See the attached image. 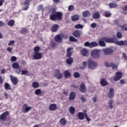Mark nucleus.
Masks as SVG:
<instances>
[{
	"label": "nucleus",
	"mask_w": 127,
	"mask_h": 127,
	"mask_svg": "<svg viewBox=\"0 0 127 127\" xmlns=\"http://www.w3.org/2000/svg\"><path fill=\"white\" fill-rule=\"evenodd\" d=\"M64 94L65 95V96H68V89H64Z\"/></svg>",
	"instance_id": "0e129e2a"
},
{
	"label": "nucleus",
	"mask_w": 127,
	"mask_h": 127,
	"mask_svg": "<svg viewBox=\"0 0 127 127\" xmlns=\"http://www.w3.org/2000/svg\"><path fill=\"white\" fill-rule=\"evenodd\" d=\"M17 58L15 56H12L11 58V62H14L15 61H16L17 60Z\"/></svg>",
	"instance_id": "3c124183"
},
{
	"label": "nucleus",
	"mask_w": 127,
	"mask_h": 127,
	"mask_svg": "<svg viewBox=\"0 0 127 127\" xmlns=\"http://www.w3.org/2000/svg\"><path fill=\"white\" fill-rule=\"evenodd\" d=\"M57 109V105L53 103L49 106L50 111H56Z\"/></svg>",
	"instance_id": "4be33fe9"
},
{
	"label": "nucleus",
	"mask_w": 127,
	"mask_h": 127,
	"mask_svg": "<svg viewBox=\"0 0 127 127\" xmlns=\"http://www.w3.org/2000/svg\"><path fill=\"white\" fill-rule=\"evenodd\" d=\"M101 50L94 49L90 53L91 58L93 59H99L100 57Z\"/></svg>",
	"instance_id": "423d86ee"
},
{
	"label": "nucleus",
	"mask_w": 127,
	"mask_h": 127,
	"mask_svg": "<svg viewBox=\"0 0 127 127\" xmlns=\"http://www.w3.org/2000/svg\"><path fill=\"white\" fill-rule=\"evenodd\" d=\"M42 9H44L43 8V5H40L38 6V11H40V10H42Z\"/></svg>",
	"instance_id": "603ef678"
},
{
	"label": "nucleus",
	"mask_w": 127,
	"mask_h": 127,
	"mask_svg": "<svg viewBox=\"0 0 127 127\" xmlns=\"http://www.w3.org/2000/svg\"><path fill=\"white\" fill-rule=\"evenodd\" d=\"M104 38H105V37L100 38L98 41V45H100V46L101 47H105V46L106 45V43H105V40Z\"/></svg>",
	"instance_id": "f3484780"
},
{
	"label": "nucleus",
	"mask_w": 127,
	"mask_h": 127,
	"mask_svg": "<svg viewBox=\"0 0 127 127\" xmlns=\"http://www.w3.org/2000/svg\"><path fill=\"white\" fill-rule=\"evenodd\" d=\"M117 38H119V39L122 38V37H123V34H122L120 32H118L117 33Z\"/></svg>",
	"instance_id": "c03bdc74"
},
{
	"label": "nucleus",
	"mask_w": 127,
	"mask_h": 127,
	"mask_svg": "<svg viewBox=\"0 0 127 127\" xmlns=\"http://www.w3.org/2000/svg\"><path fill=\"white\" fill-rule=\"evenodd\" d=\"M114 88H111L110 89L109 92L108 94V97L109 99H112V98H114L115 97V94L114 93Z\"/></svg>",
	"instance_id": "6ab92c4d"
},
{
	"label": "nucleus",
	"mask_w": 127,
	"mask_h": 127,
	"mask_svg": "<svg viewBox=\"0 0 127 127\" xmlns=\"http://www.w3.org/2000/svg\"><path fill=\"white\" fill-rule=\"evenodd\" d=\"M69 41L72 42H77L78 39L75 38L74 37L70 36L69 37Z\"/></svg>",
	"instance_id": "58836bf2"
},
{
	"label": "nucleus",
	"mask_w": 127,
	"mask_h": 127,
	"mask_svg": "<svg viewBox=\"0 0 127 127\" xmlns=\"http://www.w3.org/2000/svg\"><path fill=\"white\" fill-rule=\"evenodd\" d=\"M33 88H35V89H37L39 87V83L38 82L35 81L32 83Z\"/></svg>",
	"instance_id": "f704fd0d"
},
{
	"label": "nucleus",
	"mask_w": 127,
	"mask_h": 127,
	"mask_svg": "<svg viewBox=\"0 0 127 127\" xmlns=\"http://www.w3.org/2000/svg\"><path fill=\"white\" fill-rule=\"evenodd\" d=\"M41 93V90L40 89H36L35 91V94L37 96H39Z\"/></svg>",
	"instance_id": "79ce46f5"
},
{
	"label": "nucleus",
	"mask_w": 127,
	"mask_h": 127,
	"mask_svg": "<svg viewBox=\"0 0 127 127\" xmlns=\"http://www.w3.org/2000/svg\"><path fill=\"white\" fill-rule=\"evenodd\" d=\"M53 1L54 3H59V2H60V0H53Z\"/></svg>",
	"instance_id": "774afa93"
},
{
	"label": "nucleus",
	"mask_w": 127,
	"mask_h": 127,
	"mask_svg": "<svg viewBox=\"0 0 127 127\" xmlns=\"http://www.w3.org/2000/svg\"><path fill=\"white\" fill-rule=\"evenodd\" d=\"M103 53L105 55H112L114 53V50L111 48H107L103 50Z\"/></svg>",
	"instance_id": "9b49d317"
},
{
	"label": "nucleus",
	"mask_w": 127,
	"mask_h": 127,
	"mask_svg": "<svg viewBox=\"0 0 127 127\" xmlns=\"http://www.w3.org/2000/svg\"><path fill=\"white\" fill-rule=\"evenodd\" d=\"M90 14H91V13L89 10L84 11L82 12L83 17H88L90 16Z\"/></svg>",
	"instance_id": "cd10ccee"
},
{
	"label": "nucleus",
	"mask_w": 127,
	"mask_h": 127,
	"mask_svg": "<svg viewBox=\"0 0 127 127\" xmlns=\"http://www.w3.org/2000/svg\"><path fill=\"white\" fill-rule=\"evenodd\" d=\"M79 18H80V16L78 15H74L71 16L72 21H77V20H79Z\"/></svg>",
	"instance_id": "2f4dec72"
},
{
	"label": "nucleus",
	"mask_w": 127,
	"mask_h": 127,
	"mask_svg": "<svg viewBox=\"0 0 127 127\" xmlns=\"http://www.w3.org/2000/svg\"><path fill=\"white\" fill-rule=\"evenodd\" d=\"M12 49H13V48H10V47H8L6 49V50L8 52H9V53H11V52H12Z\"/></svg>",
	"instance_id": "6e6d98bb"
},
{
	"label": "nucleus",
	"mask_w": 127,
	"mask_h": 127,
	"mask_svg": "<svg viewBox=\"0 0 127 127\" xmlns=\"http://www.w3.org/2000/svg\"><path fill=\"white\" fill-rule=\"evenodd\" d=\"M14 43V41H10L8 43V46H10V45H13Z\"/></svg>",
	"instance_id": "bf43d9fd"
},
{
	"label": "nucleus",
	"mask_w": 127,
	"mask_h": 127,
	"mask_svg": "<svg viewBox=\"0 0 127 127\" xmlns=\"http://www.w3.org/2000/svg\"><path fill=\"white\" fill-rule=\"evenodd\" d=\"M40 51V47L36 46L34 48V54L33 58L34 60H39L43 57V53L39 52Z\"/></svg>",
	"instance_id": "7ed1b4c3"
},
{
	"label": "nucleus",
	"mask_w": 127,
	"mask_h": 127,
	"mask_svg": "<svg viewBox=\"0 0 127 127\" xmlns=\"http://www.w3.org/2000/svg\"><path fill=\"white\" fill-rule=\"evenodd\" d=\"M122 56L123 57V58L124 59V60H125V61H127V54L126 53H123L122 55Z\"/></svg>",
	"instance_id": "864d4df0"
},
{
	"label": "nucleus",
	"mask_w": 127,
	"mask_h": 127,
	"mask_svg": "<svg viewBox=\"0 0 127 127\" xmlns=\"http://www.w3.org/2000/svg\"><path fill=\"white\" fill-rule=\"evenodd\" d=\"M82 65L84 66L83 67H82L81 69H84L87 67V62H84L82 64Z\"/></svg>",
	"instance_id": "e2e57ef3"
},
{
	"label": "nucleus",
	"mask_w": 127,
	"mask_h": 127,
	"mask_svg": "<svg viewBox=\"0 0 127 127\" xmlns=\"http://www.w3.org/2000/svg\"><path fill=\"white\" fill-rule=\"evenodd\" d=\"M87 63L88 69H91V70H94V69H96L98 67V63L92 60V59H89L87 61Z\"/></svg>",
	"instance_id": "39448f33"
},
{
	"label": "nucleus",
	"mask_w": 127,
	"mask_h": 127,
	"mask_svg": "<svg viewBox=\"0 0 127 127\" xmlns=\"http://www.w3.org/2000/svg\"><path fill=\"white\" fill-rule=\"evenodd\" d=\"M59 28V25L57 24L54 25L52 27V32H56L57 31V30Z\"/></svg>",
	"instance_id": "393cba45"
},
{
	"label": "nucleus",
	"mask_w": 127,
	"mask_h": 127,
	"mask_svg": "<svg viewBox=\"0 0 127 127\" xmlns=\"http://www.w3.org/2000/svg\"><path fill=\"white\" fill-rule=\"evenodd\" d=\"M54 77L58 80H61L63 78V73H61L60 69H56L55 71Z\"/></svg>",
	"instance_id": "0eeeda50"
},
{
	"label": "nucleus",
	"mask_w": 127,
	"mask_h": 127,
	"mask_svg": "<svg viewBox=\"0 0 127 127\" xmlns=\"http://www.w3.org/2000/svg\"><path fill=\"white\" fill-rule=\"evenodd\" d=\"M16 72L17 74H20L21 72V69H20L19 67L17 69H16Z\"/></svg>",
	"instance_id": "69168bd1"
},
{
	"label": "nucleus",
	"mask_w": 127,
	"mask_h": 127,
	"mask_svg": "<svg viewBox=\"0 0 127 127\" xmlns=\"http://www.w3.org/2000/svg\"><path fill=\"white\" fill-rule=\"evenodd\" d=\"M85 119L87 122H91V119L89 118L88 117V114L87 113H85Z\"/></svg>",
	"instance_id": "5fc2aeb1"
},
{
	"label": "nucleus",
	"mask_w": 127,
	"mask_h": 127,
	"mask_svg": "<svg viewBox=\"0 0 127 127\" xmlns=\"http://www.w3.org/2000/svg\"><path fill=\"white\" fill-rule=\"evenodd\" d=\"M127 83V80L126 79H122L120 81V84H121V85H125Z\"/></svg>",
	"instance_id": "49530a36"
},
{
	"label": "nucleus",
	"mask_w": 127,
	"mask_h": 127,
	"mask_svg": "<svg viewBox=\"0 0 127 127\" xmlns=\"http://www.w3.org/2000/svg\"><path fill=\"white\" fill-rule=\"evenodd\" d=\"M105 65L106 67L109 68V67H112V66L113 65V64H112V63L110 64L108 62H106L105 63Z\"/></svg>",
	"instance_id": "37998d69"
},
{
	"label": "nucleus",
	"mask_w": 127,
	"mask_h": 127,
	"mask_svg": "<svg viewBox=\"0 0 127 127\" xmlns=\"http://www.w3.org/2000/svg\"><path fill=\"white\" fill-rule=\"evenodd\" d=\"M64 75L65 77V78H69V77H71V73L69 72V70H65L64 72Z\"/></svg>",
	"instance_id": "bb28decb"
},
{
	"label": "nucleus",
	"mask_w": 127,
	"mask_h": 127,
	"mask_svg": "<svg viewBox=\"0 0 127 127\" xmlns=\"http://www.w3.org/2000/svg\"><path fill=\"white\" fill-rule=\"evenodd\" d=\"M50 45L52 48H54V47H56V43L52 42Z\"/></svg>",
	"instance_id": "680f3d73"
},
{
	"label": "nucleus",
	"mask_w": 127,
	"mask_h": 127,
	"mask_svg": "<svg viewBox=\"0 0 127 127\" xmlns=\"http://www.w3.org/2000/svg\"><path fill=\"white\" fill-rule=\"evenodd\" d=\"M103 16L105 17H111L112 16V13L109 11H105L103 12Z\"/></svg>",
	"instance_id": "c756f323"
},
{
	"label": "nucleus",
	"mask_w": 127,
	"mask_h": 127,
	"mask_svg": "<svg viewBox=\"0 0 127 127\" xmlns=\"http://www.w3.org/2000/svg\"><path fill=\"white\" fill-rule=\"evenodd\" d=\"M121 29L123 31L126 30L127 31V27L125 26V25L121 26Z\"/></svg>",
	"instance_id": "13d9d810"
},
{
	"label": "nucleus",
	"mask_w": 127,
	"mask_h": 127,
	"mask_svg": "<svg viewBox=\"0 0 127 127\" xmlns=\"http://www.w3.org/2000/svg\"><path fill=\"white\" fill-rule=\"evenodd\" d=\"M100 84L102 86V87H105V86H107L108 85V81H107V80L103 78L100 80Z\"/></svg>",
	"instance_id": "5701e85b"
},
{
	"label": "nucleus",
	"mask_w": 127,
	"mask_h": 127,
	"mask_svg": "<svg viewBox=\"0 0 127 127\" xmlns=\"http://www.w3.org/2000/svg\"><path fill=\"white\" fill-rule=\"evenodd\" d=\"M84 46L89 47V48H93V47H97V46H99V44L97 42H92L91 43L86 42L84 43Z\"/></svg>",
	"instance_id": "6e6552de"
},
{
	"label": "nucleus",
	"mask_w": 127,
	"mask_h": 127,
	"mask_svg": "<svg viewBox=\"0 0 127 127\" xmlns=\"http://www.w3.org/2000/svg\"><path fill=\"white\" fill-rule=\"evenodd\" d=\"M109 6L110 8H115L118 6V4L116 3L111 2L109 4Z\"/></svg>",
	"instance_id": "72a5a7b5"
},
{
	"label": "nucleus",
	"mask_w": 127,
	"mask_h": 127,
	"mask_svg": "<svg viewBox=\"0 0 127 127\" xmlns=\"http://www.w3.org/2000/svg\"><path fill=\"white\" fill-rule=\"evenodd\" d=\"M72 35L76 38H80L81 37V31L76 30L72 33Z\"/></svg>",
	"instance_id": "dca6fc26"
},
{
	"label": "nucleus",
	"mask_w": 127,
	"mask_h": 127,
	"mask_svg": "<svg viewBox=\"0 0 127 127\" xmlns=\"http://www.w3.org/2000/svg\"><path fill=\"white\" fill-rule=\"evenodd\" d=\"M115 75L116 76L113 77V80L115 82H117L119 80H121V79H122V77H123V73L121 71L116 72Z\"/></svg>",
	"instance_id": "1a4fd4ad"
},
{
	"label": "nucleus",
	"mask_w": 127,
	"mask_h": 127,
	"mask_svg": "<svg viewBox=\"0 0 127 127\" xmlns=\"http://www.w3.org/2000/svg\"><path fill=\"white\" fill-rule=\"evenodd\" d=\"M96 26H97V24L96 23H92L91 24V27L92 28H95V27H96Z\"/></svg>",
	"instance_id": "052dcab7"
},
{
	"label": "nucleus",
	"mask_w": 127,
	"mask_h": 127,
	"mask_svg": "<svg viewBox=\"0 0 127 127\" xmlns=\"http://www.w3.org/2000/svg\"><path fill=\"white\" fill-rule=\"evenodd\" d=\"M14 20L11 19L8 22L7 25L8 26H13L14 25Z\"/></svg>",
	"instance_id": "c9c22d12"
},
{
	"label": "nucleus",
	"mask_w": 127,
	"mask_h": 127,
	"mask_svg": "<svg viewBox=\"0 0 127 127\" xmlns=\"http://www.w3.org/2000/svg\"><path fill=\"white\" fill-rule=\"evenodd\" d=\"M31 110V107L27 106V104H24L22 107V112L24 114H26V113H28L29 111Z\"/></svg>",
	"instance_id": "f8f14e48"
},
{
	"label": "nucleus",
	"mask_w": 127,
	"mask_h": 127,
	"mask_svg": "<svg viewBox=\"0 0 127 127\" xmlns=\"http://www.w3.org/2000/svg\"><path fill=\"white\" fill-rule=\"evenodd\" d=\"M69 113L70 114H75V108H74L73 107H70L69 108Z\"/></svg>",
	"instance_id": "a19ab883"
},
{
	"label": "nucleus",
	"mask_w": 127,
	"mask_h": 127,
	"mask_svg": "<svg viewBox=\"0 0 127 127\" xmlns=\"http://www.w3.org/2000/svg\"><path fill=\"white\" fill-rule=\"evenodd\" d=\"M63 39L61 35H57L55 37V41H56V42H59V43H61L63 41Z\"/></svg>",
	"instance_id": "a211bd4d"
},
{
	"label": "nucleus",
	"mask_w": 127,
	"mask_h": 127,
	"mask_svg": "<svg viewBox=\"0 0 127 127\" xmlns=\"http://www.w3.org/2000/svg\"><path fill=\"white\" fill-rule=\"evenodd\" d=\"M32 1V0H25L23 2V5L25 6L23 8V10H27L29 8V5H30V2Z\"/></svg>",
	"instance_id": "9d476101"
},
{
	"label": "nucleus",
	"mask_w": 127,
	"mask_h": 127,
	"mask_svg": "<svg viewBox=\"0 0 127 127\" xmlns=\"http://www.w3.org/2000/svg\"><path fill=\"white\" fill-rule=\"evenodd\" d=\"M4 88L5 90H11V86L9 85V84L6 82L4 84Z\"/></svg>",
	"instance_id": "e433bc0d"
},
{
	"label": "nucleus",
	"mask_w": 127,
	"mask_h": 127,
	"mask_svg": "<svg viewBox=\"0 0 127 127\" xmlns=\"http://www.w3.org/2000/svg\"><path fill=\"white\" fill-rule=\"evenodd\" d=\"M111 64H112V65L111 66L112 69H117V68H118V65H117V64H114L113 63H111Z\"/></svg>",
	"instance_id": "4d7b16f0"
},
{
	"label": "nucleus",
	"mask_w": 127,
	"mask_h": 127,
	"mask_svg": "<svg viewBox=\"0 0 127 127\" xmlns=\"http://www.w3.org/2000/svg\"><path fill=\"white\" fill-rule=\"evenodd\" d=\"M74 5H70L68 6V9L69 11H72L74 9Z\"/></svg>",
	"instance_id": "de8ad7c7"
},
{
	"label": "nucleus",
	"mask_w": 127,
	"mask_h": 127,
	"mask_svg": "<svg viewBox=\"0 0 127 127\" xmlns=\"http://www.w3.org/2000/svg\"><path fill=\"white\" fill-rule=\"evenodd\" d=\"M79 90L81 93H86L87 89L86 88V85H85V83H84L83 82L81 83L79 88Z\"/></svg>",
	"instance_id": "ddd939ff"
},
{
	"label": "nucleus",
	"mask_w": 127,
	"mask_h": 127,
	"mask_svg": "<svg viewBox=\"0 0 127 127\" xmlns=\"http://www.w3.org/2000/svg\"><path fill=\"white\" fill-rule=\"evenodd\" d=\"M81 101L82 103H85L86 102V98H84V96H83L81 97Z\"/></svg>",
	"instance_id": "338daca9"
},
{
	"label": "nucleus",
	"mask_w": 127,
	"mask_h": 127,
	"mask_svg": "<svg viewBox=\"0 0 127 127\" xmlns=\"http://www.w3.org/2000/svg\"><path fill=\"white\" fill-rule=\"evenodd\" d=\"M11 81L14 85H17V83H18V81H17V77H15L14 76H12L10 78Z\"/></svg>",
	"instance_id": "b1692460"
},
{
	"label": "nucleus",
	"mask_w": 127,
	"mask_h": 127,
	"mask_svg": "<svg viewBox=\"0 0 127 127\" xmlns=\"http://www.w3.org/2000/svg\"><path fill=\"white\" fill-rule=\"evenodd\" d=\"M60 123L62 126H65L67 124V121H66L65 118H62L60 120Z\"/></svg>",
	"instance_id": "473e14b6"
},
{
	"label": "nucleus",
	"mask_w": 127,
	"mask_h": 127,
	"mask_svg": "<svg viewBox=\"0 0 127 127\" xmlns=\"http://www.w3.org/2000/svg\"><path fill=\"white\" fill-rule=\"evenodd\" d=\"M104 42L106 43H115L116 45H119V46H127V41H117L116 38H108L107 37H104L103 38Z\"/></svg>",
	"instance_id": "f03ea898"
},
{
	"label": "nucleus",
	"mask_w": 127,
	"mask_h": 127,
	"mask_svg": "<svg viewBox=\"0 0 127 127\" xmlns=\"http://www.w3.org/2000/svg\"><path fill=\"white\" fill-rule=\"evenodd\" d=\"M73 76L74 78H79L80 77V73L78 72H75L73 73Z\"/></svg>",
	"instance_id": "a18cd8bd"
},
{
	"label": "nucleus",
	"mask_w": 127,
	"mask_h": 127,
	"mask_svg": "<svg viewBox=\"0 0 127 127\" xmlns=\"http://www.w3.org/2000/svg\"><path fill=\"white\" fill-rule=\"evenodd\" d=\"M113 101L112 99H110L108 101V105L109 106V108L112 110L113 108H114V106H113Z\"/></svg>",
	"instance_id": "ea45409f"
},
{
	"label": "nucleus",
	"mask_w": 127,
	"mask_h": 127,
	"mask_svg": "<svg viewBox=\"0 0 127 127\" xmlns=\"http://www.w3.org/2000/svg\"><path fill=\"white\" fill-rule=\"evenodd\" d=\"M19 32L21 34H25L28 32V29L26 28H22L20 31Z\"/></svg>",
	"instance_id": "7c9ffc66"
},
{
	"label": "nucleus",
	"mask_w": 127,
	"mask_h": 127,
	"mask_svg": "<svg viewBox=\"0 0 127 127\" xmlns=\"http://www.w3.org/2000/svg\"><path fill=\"white\" fill-rule=\"evenodd\" d=\"M50 19L53 21L61 20L63 18V14L61 12H57L56 9L52 8L50 10Z\"/></svg>",
	"instance_id": "f257e3e1"
},
{
	"label": "nucleus",
	"mask_w": 127,
	"mask_h": 127,
	"mask_svg": "<svg viewBox=\"0 0 127 127\" xmlns=\"http://www.w3.org/2000/svg\"><path fill=\"white\" fill-rule=\"evenodd\" d=\"M83 25L80 24H78L74 26V28H75V29H83Z\"/></svg>",
	"instance_id": "4c0bfd02"
},
{
	"label": "nucleus",
	"mask_w": 127,
	"mask_h": 127,
	"mask_svg": "<svg viewBox=\"0 0 127 127\" xmlns=\"http://www.w3.org/2000/svg\"><path fill=\"white\" fill-rule=\"evenodd\" d=\"M85 114L83 112H79L77 114V117L78 118V120H80V121H83L85 119Z\"/></svg>",
	"instance_id": "aec40b11"
},
{
	"label": "nucleus",
	"mask_w": 127,
	"mask_h": 127,
	"mask_svg": "<svg viewBox=\"0 0 127 127\" xmlns=\"http://www.w3.org/2000/svg\"><path fill=\"white\" fill-rule=\"evenodd\" d=\"M12 67L13 69H18L20 68V65H19V64L18 63L15 62L12 64Z\"/></svg>",
	"instance_id": "a878e982"
},
{
	"label": "nucleus",
	"mask_w": 127,
	"mask_h": 127,
	"mask_svg": "<svg viewBox=\"0 0 127 127\" xmlns=\"http://www.w3.org/2000/svg\"><path fill=\"white\" fill-rule=\"evenodd\" d=\"M21 72V75H27V74H28V71L27 70H22Z\"/></svg>",
	"instance_id": "8fccbe9b"
},
{
	"label": "nucleus",
	"mask_w": 127,
	"mask_h": 127,
	"mask_svg": "<svg viewBox=\"0 0 127 127\" xmlns=\"http://www.w3.org/2000/svg\"><path fill=\"white\" fill-rule=\"evenodd\" d=\"M8 115H9V112H8V111H6L3 113L0 116V120H1V121H4L6 120V116H8Z\"/></svg>",
	"instance_id": "2eb2a0df"
},
{
	"label": "nucleus",
	"mask_w": 127,
	"mask_h": 127,
	"mask_svg": "<svg viewBox=\"0 0 127 127\" xmlns=\"http://www.w3.org/2000/svg\"><path fill=\"white\" fill-rule=\"evenodd\" d=\"M76 97V93L74 92H72L70 93L69 99V100H73Z\"/></svg>",
	"instance_id": "c85d7f7f"
},
{
	"label": "nucleus",
	"mask_w": 127,
	"mask_h": 127,
	"mask_svg": "<svg viewBox=\"0 0 127 127\" xmlns=\"http://www.w3.org/2000/svg\"><path fill=\"white\" fill-rule=\"evenodd\" d=\"M71 50H73V48H68L66 50V56L67 58L66 60V63L68 65H71L72 63H73L74 60L71 57L72 56V54H73V52L71 51Z\"/></svg>",
	"instance_id": "20e7f679"
},
{
	"label": "nucleus",
	"mask_w": 127,
	"mask_h": 127,
	"mask_svg": "<svg viewBox=\"0 0 127 127\" xmlns=\"http://www.w3.org/2000/svg\"><path fill=\"white\" fill-rule=\"evenodd\" d=\"M123 11L124 14H127V6H126L124 8H123Z\"/></svg>",
	"instance_id": "09e8293b"
},
{
	"label": "nucleus",
	"mask_w": 127,
	"mask_h": 127,
	"mask_svg": "<svg viewBox=\"0 0 127 127\" xmlns=\"http://www.w3.org/2000/svg\"><path fill=\"white\" fill-rule=\"evenodd\" d=\"M92 17L94 19H99L101 17V14L99 11H96L93 14Z\"/></svg>",
	"instance_id": "412c9836"
},
{
	"label": "nucleus",
	"mask_w": 127,
	"mask_h": 127,
	"mask_svg": "<svg viewBox=\"0 0 127 127\" xmlns=\"http://www.w3.org/2000/svg\"><path fill=\"white\" fill-rule=\"evenodd\" d=\"M80 54L84 57H87V56H89V51L86 49L83 48L80 51Z\"/></svg>",
	"instance_id": "4468645a"
}]
</instances>
